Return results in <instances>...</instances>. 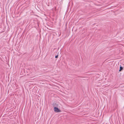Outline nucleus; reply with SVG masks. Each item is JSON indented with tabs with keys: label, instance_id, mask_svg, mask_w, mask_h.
<instances>
[{
	"label": "nucleus",
	"instance_id": "obj_1",
	"mask_svg": "<svg viewBox=\"0 0 124 124\" xmlns=\"http://www.w3.org/2000/svg\"><path fill=\"white\" fill-rule=\"evenodd\" d=\"M54 111L55 112H60L61 111L58 108L56 107H54Z\"/></svg>",
	"mask_w": 124,
	"mask_h": 124
},
{
	"label": "nucleus",
	"instance_id": "obj_2",
	"mask_svg": "<svg viewBox=\"0 0 124 124\" xmlns=\"http://www.w3.org/2000/svg\"><path fill=\"white\" fill-rule=\"evenodd\" d=\"M123 69V68L121 66L120 67V69L119 70V71H121Z\"/></svg>",
	"mask_w": 124,
	"mask_h": 124
},
{
	"label": "nucleus",
	"instance_id": "obj_3",
	"mask_svg": "<svg viewBox=\"0 0 124 124\" xmlns=\"http://www.w3.org/2000/svg\"><path fill=\"white\" fill-rule=\"evenodd\" d=\"M58 55H57L55 56V58H58Z\"/></svg>",
	"mask_w": 124,
	"mask_h": 124
}]
</instances>
